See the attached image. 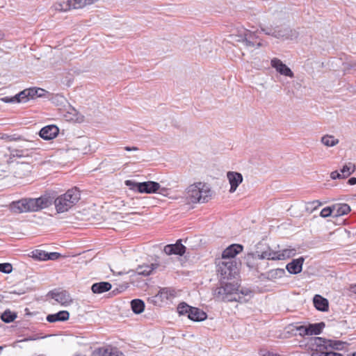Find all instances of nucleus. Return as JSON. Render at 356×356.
Wrapping results in <instances>:
<instances>
[{
  "label": "nucleus",
  "instance_id": "1",
  "mask_svg": "<svg viewBox=\"0 0 356 356\" xmlns=\"http://www.w3.org/2000/svg\"><path fill=\"white\" fill-rule=\"evenodd\" d=\"M251 293L248 289L239 290L236 284L221 283L220 286L215 289L214 296L222 301L244 302L247 301L245 296L250 295Z\"/></svg>",
  "mask_w": 356,
  "mask_h": 356
},
{
  "label": "nucleus",
  "instance_id": "2",
  "mask_svg": "<svg viewBox=\"0 0 356 356\" xmlns=\"http://www.w3.org/2000/svg\"><path fill=\"white\" fill-rule=\"evenodd\" d=\"M186 198L191 203L207 202L211 196L209 186L204 182H196L186 188Z\"/></svg>",
  "mask_w": 356,
  "mask_h": 356
},
{
  "label": "nucleus",
  "instance_id": "3",
  "mask_svg": "<svg viewBox=\"0 0 356 356\" xmlns=\"http://www.w3.org/2000/svg\"><path fill=\"white\" fill-rule=\"evenodd\" d=\"M81 197V192L78 188L74 187L67 192L58 196L54 200V204L58 213L67 211L76 204Z\"/></svg>",
  "mask_w": 356,
  "mask_h": 356
},
{
  "label": "nucleus",
  "instance_id": "4",
  "mask_svg": "<svg viewBox=\"0 0 356 356\" xmlns=\"http://www.w3.org/2000/svg\"><path fill=\"white\" fill-rule=\"evenodd\" d=\"M216 264L217 271L220 275L221 279H232L238 273L236 260H225L219 258L216 259Z\"/></svg>",
  "mask_w": 356,
  "mask_h": 356
},
{
  "label": "nucleus",
  "instance_id": "5",
  "mask_svg": "<svg viewBox=\"0 0 356 356\" xmlns=\"http://www.w3.org/2000/svg\"><path fill=\"white\" fill-rule=\"evenodd\" d=\"M124 184L130 190L140 193H155L161 188L160 184L153 181L136 182L132 180H126Z\"/></svg>",
  "mask_w": 356,
  "mask_h": 356
},
{
  "label": "nucleus",
  "instance_id": "6",
  "mask_svg": "<svg viewBox=\"0 0 356 356\" xmlns=\"http://www.w3.org/2000/svg\"><path fill=\"white\" fill-rule=\"evenodd\" d=\"M257 31H251L244 28H241L237 31V34L232 35L234 40L243 43L246 47H259L261 43L257 41Z\"/></svg>",
  "mask_w": 356,
  "mask_h": 356
},
{
  "label": "nucleus",
  "instance_id": "7",
  "mask_svg": "<svg viewBox=\"0 0 356 356\" xmlns=\"http://www.w3.org/2000/svg\"><path fill=\"white\" fill-rule=\"evenodd\" d=\"M261 31L266 35H271L276 38H292V30L286 26H266L263 24H259Z\"/></svg>",
  "mask_w": 356,
  "mask_h": 356
},
{
  "label": "nucleus",
  "instance_id": "8",
  "mask_svg": "<svg viewBox=\"0 0 356 356\" xmlns=\"http://www.w3.org/2000/svg\"><path fill=\"white\" fill-rule=\"evenodd\" d=\"M10 209L12 211L17 213L33 212L30 198L22 199L16 202H13L10 204Z\"/></svg>",
  "mask_w": 356,
  "mask_h": 356
},
{
  "label": "nucleus",
  "instance_id": "9",
  "mask_svg": "<svg viewBox=\"0 0 356 356\" xmlns=\"http://www.w3.org/2000/svg\"><path fill=\"white\" fill-rule=\"evenodd\" d=\"M270 65L281 75L289 76L290 78H293L294 76V74L291 70L277 58H273L271 59Z\"/></svg>",
  "mask_w": 356,
  "mask_h": 356
},
{
  "label": "nucleus",
  "instance_id": "10",
  "mask_svg": "<svg viewBox=\"0 0 356 356\" xmlns=\"http://www.w3.org/2000/svg\"><path fill=\"white\" fill-rule=\"evenodd\" d=\"M32 211H37L47 208L51 204L52 200L48 196H41L38 198H30Z\"/></svg>",
  "mask_w": 356,
  "mask_h": 356
},
{
  "label": "nucleus",
  "instance_id": "11",
  "mask_svg": "<svg viewBox=\"0 0 356 356\" xmlns=\"http://www.w3.org/2000/svg\"><path fill=\"white\" fill-rule=\"evenodd\" d=\"M243 247L239 244H232L227 247L222 253L220 259L225 260H236L235 257L242 252Z\"/></svg>",
  "mask_w": 356,
  "mask_h": 356
},
{
  "label": "nucleus",
  "instance_id": "12",
  "mask_svg": "<svg viewBox=\"0 0 356 356\" xmlns=\"http://www.w3.org/2000/svg\"><path fill=\"white\" fill-rule=\"evenodd\" d=\"M227 177L230 184L229 192L234 193L238 186L242 183L243 176L239 172L230 171L227 172Z\"/></svg>",
  "mask_w": 356,
  "mask_h": 356
},
{
  "label": "nucleus",
  "instance_id": "13",
  "mask_svg": "<svg viewBox=\"0 0 356 356\" xmlns=\"http://www.w3.org/2000/svg\"><path fill=\"white\" fill-rule=\"evenodd\" d=\"M186 251V247L181 243V240L175 244L167 245L164 247V252L166 254H177L182 256Z\"/></svg>",
  "mask_w": 356,
  "mask_h": 356
},
{
  "label": "nucleus",
  "instance_id": "14",
  "mask_svg": "<svg viewBox=\"0 0 356 356\" xmlns=\"http://www.w3.org/2000/svg\"><path fill=\"white\" fill-rule=\"evenodd\" d=\"M28 89H25L13 97H4L1 99L6 103H25L29 100Z\"/></svg>",
  "mask_w": 356,
  "mask_h": 356
},
{
  "label": "nucleus",
  "instance_id": "15",
  "mask_svg": "<svg viewBox=\"0 0 356 356\" xmlns=\"http://www.w3.org/2000/svg\"><path fill=\"white\" fill-rule=\"evenodd\" d=\"M59 132L58 128L56 125H48L40 131V136L44 140H51L54 138Z\"/></svg>",
  "mask_w": 356,
  "mask_h": 356
},
{
  "label": "nucleus",
  "instance_id": "16",
  "mask_svg": "<svg viewBox=\"0 0 356 356\" xmlns=\"http://www.w3.org/2000/svg\"><path fill=\"white\" fill-rule=\"evenodd\" d=\"M51 298L64 306L70 305L72 301L69 293L66 291L52 292Z\"/></svg>",
  "mask_w": 356,
  "mask_h": 356
},
{
  "label": "nucleus",
  "instance_id": "17",
  "mask_svg": "<svg viewBox=\"0 0 356 356\" xmlns=\"http://www.w3.org/2000/svg\"><path fill=\"white\" fill-rule=\"evenodd\" d=\"M33 149H35V147H33V143H29V145L24 149H14L11 150L10 154L13 157H28L31 156V150H33Z\"/></svg>",
  "mask_w": 356,
  "mask_h": 356
},
{
  "label": "nucleus",
  "instance_id": "18",
  "mask_svg": "<svg viewBox=\"0 0 356 356\" xmlns=\"http://www.w3.org/2000/svg\"><path fill=\"white\" fill-rule=\"evenodd\" d=\"M70 318V313L67 311H60L56 314L47 315L46 319L49 323H56L58 321H65Z\"/></svg>",
  "mask_w": 356,
  "mask_h": 356
},
{
  "label": "nucleus",
  "instance_id": "19",
  "mask_svg": "<svg viewBox=\"0 0 356 356\" xmlns=\"http://www.w3.org/2000/svg\"><path fill=\"white\" fill-rule=\"evenodd\" d=\"M304 259L300 257L293 259L286 265V269L291 274H298L302 271Z\"/></svg>",
  "mask_w": 356,
  "mask_h": 356
},
{
  "label": "nucleus",
  "instance_id": "20",
  "mask_svg": "<svg viewBox=\"0 0 356 356\" xmlns=\"http://www.w3.org/2000/svg\"><path fill=\"white\" fill-rule=\"evenodd\" d=\"M280 251H274L270 248L261 254L257 252V257L260 259L280 260Z\"/></svg>",
  "mask_w": 356,
  "mask_h": 356
},
{
  "label": "nucleus",
  "instance_id": "21",
  "mask_svg": "<svg viewBox=\"0 0 356 356\" xmlns=\"http://www.w3.org/2000/svg\"><path fill=\"white\" fill-rule=\"evenodd\" d=\"M314 305L318 311L326 312L328 310V301L320 295H315L313 299Z\"/></svg>",
  "mask_w": 356,
  "mask_h": 356
},
{
  "label": "nucleus",
  "instance_id": "22",
  "mask_svg": "<svg viewBox=\"0 0 356 356\" xmlns=\"http://www.w3.org/2000/svg\"><path fill=\"white\" fill-rule=\"evenodd\" d=\"M159 264L157 263H154L151 264H143L139 266L136 270L138 275H149L153 273V271L159 267Z\"/></svg>",
  "mask_w": 356,
  "mask_h": 356
},
{
  "label": "nucleus",
  "instance_id": "23",
  "mask_svg": "<svg viewBox=\"0 0 356 356\" xmlns=\"http://www.w3.org/2000/svg\"><path fill=\"white\" fill-rule=\"evenodd\" d=\"M188 317L193 321H202L207 318V315L200 309L197 307H192Z\"/></svg>",
  "mask_w": 356,
  "mask_h": 356
},
{
  "label": "nucleus",
  "instance_id": "24",
  "mask_svg": "<svg viewBox=\"0 0 356 356\" xmlns=\"http://www.w3.org/2000/svg\"><path fill=\"white\" fill-rule=\"evenodd\" d=\"M111 289V284L108 282L95 283L91 286L92 291L98 294L108 291Z\"/></svg>",
  "mask_w": 356,
  "mask_h": 356
},
{
  "label": "nucleus",
  "instance_id": "25",
  "mask_svg": "<svg viewBox=\"0 0 356 356\" xmlns=\"http://www.w3.org/2000/svg\"><path fill=\"white\" fill-rule=\"evenodd\" d=\"M158 296L161 298V300H168L176 296V291L172 288H162L159 290Z\"/></svg>",
  "mask_w": 356,
  "mask_h": 356
},
{
  "label": "nucleus",
  "instance_id": "26",
  "mask_svg": "<svg viewBox=\"0 0 356 356\" xmlns=\"http://www.w3.org/2000/svg\"><path fill=\"white\" fill-rule=\"evenodd\" d=\"M325 327V323H314V324H309L307 325V330H308V336L309 335H318L321 334L322 332V330Z\"/></svg>",
  "mask_w": 356,
  "mask_h": 356
},
{
  "label": "nucleus",
  "instance_id": "27",
  "mask_svg": "<svg viewBox=\"0 0 356 356\" xmlns=\"http://www.w3.org/2000/svg\"><path fill=\"white\" fill-rule=\"evenodd\" d=\"M131 306L132 311L135 314H140L144 311L145 309V303L143 300L140 299H134L131 302Z\"/></svg>",
  "mask_w": 356,
  "mask_h": 356
},
{
  "label": "nucleus",
  "instance_id": "28",
  "mask_svg": "<svg viewBox=\"0 0 356 356\" xmlns=\"http://www.w3.org/2000/svg\"><path fill=\"white\" fill-rule=\"evenodd\" d=\"M28 95L29 97V99H34L35 97H41L44 96L47 91L42 88H28Z\"/></svg>",
  "mask_w": 356,
  "mask_h": 356
},
{
  "label": "nucleus",
  "instance_id": "29",
  "mask_svg": "<svg viewBox=\"0 0 356 356\" xmlns=\"http://www.w3.org/2000/svg\"><path fill=\"white\" fill-rule=\"evenodd\" d=\"M355 170V166L352 163H348L343 165L341 169L340 173L341 174L342 178H346L353 174Z\"/></svg>",
  "mask_w": 356,
  "mask_h": 356
},
{
  "label": "nucleus",
  "instance_id": "30",
  "mask_svg": "<svg viewBox=\"0 0 356 356\" xmlns=\"http://www.w3.org/2000/svg\"><path fill=\"white\" fill-rule=\"evenodd\" d=\"M321 143L327 147H333L339 143V140L331 135H325L321 138Z\"/></svg>",
  "mask_w": 356,
  "mask_h": 356
},
{
  "label": "nucleus",
  "instance_id": "31",
  "mask_svg": "<svg viewBox=\"0 0 356 356\" xmlns=\"http://www.w3.org/2000/svg\"><path fill=\"white\" fill-rule=\"evenodd\" d=\"M102 356H124V354L117 348H107L99 350Z\"/></svg>",
  "mask_w": 356,
  "mask_h": 356
},
{
  "label": "nucleus",
  "instance_id": "32",
  "mask_svg": "<svg viewBox=\"0 0 356 356\" xmlns=\"http://www.w3.org/2000/svg\"><path fill=\"white\" fill-rule=\"evenodd\" d=\"M336 210V216H343L348 214L350 211V207L347 204H338L334 207Z\"/></svg>",
  "mask_w": 356,
  "mask_h": 356
},
{
  "label": "nucleus",
  "instance_id": "33",
  "mask_svg": "<svg viewBox=\"0 0 356 356\" xmlns=\"http://www.w3.org/2000/svg\"><path fill=\"white\" fill-rule=\"evenodd\" d=\"M296 253V250L295 249H290V248H286V249H284L281 251H280V260H284V259H289L291 257H293Z\"/></svg>",
  "mask_w": 356,
  "mask_h": 356
},
{
  "label": "nucleus",
  "instance_id": "34",
  "mask_svg": "<svg viewBox=\"0 0 356 356\" xmlns=\"http://www.w3.org/2000/svg\"><path fill=\"white\" fill-rule=\"evenodd\" d=\"M16 318V314L9 310L5 311L1 315V320L5 323L13 322Z\"/></svg>",
  "mask_w": 356,
  "mask_h": 356
},
{
  "label": "nucleus",
  "instance_id": "35",
  "mask_svg": "<svg viewBox=\"0 0 356 356\" xmlns=\"http://www.w3.org/2000/svg\"><path fill=\"white\" fill-rule=\"evenodd\" d=\"M47 253L44 250H35L32 252V257L38 260L47 261Z\"/></svg>",
  "mask_w": 356,
  "mask_h": 356
},
{
  "label": "nucleus",
  "instance_id": "36",
  "mask_svg": "<svg viewBox=\"0 0 356 356\" xmlns=\"http://www.w3.org/2000/svg\"><path fill=\"white\" fill-rule=\"evenodd\" d=\"M321 205V202L318 200H314L312 202H307L306 204L305 209L309 213H312L315 211L318 207Z\"/></svg>",
  "mask_w": 356,
  "mask_h": 356
},
{
  "label": "nucleus",
  "instance_id": "37",
  "mask_svg": "<svg viewBox=\"0 0 356 356\" xmlns=\"http://www.w3.org/2000/svg\"><path fill=\"white\" fill-rule=\"evenodd\" d=\"M192 307L185 302H181L177 307V311L179 314L188 315Z\"/></svg>",
  "mask_w": 356,
  "mask_h": 356
},
{
  "label": "nucleus",
  "instance_id": "38",
  "mask_svg": "<svg viewBox=\"0 0 356 356\" xmlns=\"http://www.w3.org/2000/svg\"><path fill=\"white\" fill-rule=\"evenodd\" d=\"M13 270V266L9 263L0 264V272L10 273Z\"/></svg>",
  "mask_w": 356,
  "mask_h": 356
},
{
  "label": "nucleus",
  "instance_id": "39",
  "mask_svg": "<svg viewBox=\"0 0 356 356\" xmlns=\"http://www.w3.org/2000/svg\"><path fill=\"white\" fill-rule=\"evenodd\" d=\"M325 346H330L332 348L337 349V350L340 349V347L342 346V343L339 341H332L331 340H328L327 341H325Z\"/></svg>",
  "mask_w": 356,
  "mask_h": 356
},
{
  "label": "nucleus",
  "instance_id": "40",
  "mask_svg": "<svg viewBox=\"0 0 356 356\" xmlns=\"http://www.w3.org/2000/svg\"><path fill=\"white\" fill-rule=\"evenodd\" d=\"M296 330L298 332L299 335L304 337L308 336V330L307 326L306 325H299L296 327Z\"/></svg>",
  "mask_w": 356,
  "mask_h": 356
},
{
  "label": "nucleus",
  "instance_id": "41",
  "mask_svg": "<svg viewBox=\"0 0 356 356\" xmlns=\"http://www.w3.org/2000/svg\"><path fill=\"white\" fill-rule=\"evenodd\" d=\"M332 212V210L330 207H325L321 210L320 215L323 218H327L331 216Z\"/></svg>",
  "mask_w": 356,
  "mask_h": 356
},
{
  "label": "nucleus",
  "instance_id": "42",
  "mask_svg": "<svg viewBox=\"0 0 356 356\" xmlns=\"http://www.w3.org/2000/svg\"><path fill=\"white\" fill-rule=\"evenodd\" d=\"M60 257V254L58 252H50L47 253V260H56Z\"/></svg>",
  "mask_w": 356,
  "mask_h": 356
},
{
  "label": "nucleus",
  "instance_id": "43",
  "mask_svg": "<svg viewBox=\"0 0 356 356\" xmlns=\"http://www.w3.org/2000/svg\"><path fill=\"white\" fill-rule=\"evenodd\" d=\"M330 177L332 179H341L342 178L341 174L340 172H339L338 171H333V172H332L331 174H330Z\"/></svg>",
  "mask_w": 356,
  "mask_h": 356
},
{
  "label": "nucleus",
  "instance_id": "44",
  "mask_svg": "<svg viewBox=\"0 0 356 356\" xmlns=\"http://www.w3.org/2000/svg\"><path fill=\"white\" fill-rule=\"evenodd\" d=\"M260 356H280L277 354L270 353L266 350H261L259 353Z\"/></svg>",
  "mask_w": 356,
  "mask_h": 356
},
{
  "label": "nucleus",
  "instance_id": "45",
  "mask_svg": "<svg viewBox=\"0 0 356 356\" xmlns=\"http://www.w3.org/2000/svg\"><path fill=\"white\" fill-rule=\"evenodd\" d=\"M325 356H343L342 355L334 352H327Z\"/></svg>",
  "mask_w": 356,
  "mask_h": 356
},
{
  "label": "nucleus",
  "instance_id": "46",
  "mask_svg": "<svg viewBox=\"0 0 356 356\" xmlns=\"http://www.w3.org/2000/svg\"><path fill=\"white\" fill-rule=\"evenodd\" d=\"M348 184L355 185L356 184V177H351L348 181Z\"/></svg>",
  "mask_w": 356,
  "mask_h": 356
},
{
  "label": "nucleus",
  "instance_id": "47",
  "mask_svg": "<svg viewBox=\"0 0 356 356\" xmlns=\"http://www.w3.org/2000/svg\"><path fill=\"white\" fill-rule=\"evenodd\" d=\"M124 149L127 150V151H137L138 149V147H125Z\"/></svg>",
  "mask_w": 356,
  "mask_h": 356
},
{
  "label": "nucleus",
  "instance_id": "48",
  "mask_svg": "<svg viewBox=\"0 0 356 356\" xmlns=\"http://www.w3.org/2000/svg\"><path fill=\"white\" fill-rule=\"evenodd\" d=\"M166 189L163 188H161V191L159 192L160 194H162L163 191H165Z\"/></svg>",
  "mask_w": 356,
  "mask_h": 356
},
{
  "label": "nucleus",
  "instance_id": "49",
  "mask_svg": "<svg viewBox=\"0 0 356 356\" xmlns=\"http://www.w3.org/2000/svg\"><path fill=\"white\" fill-rule=\"evenodd\" d=\"M3 38V34L0 32V40Z\"/></svg>",
  "mask_w": 356,
  "mask_h": 356
},
{
  "label": "nucleus",
  "instance_id": "50",
  "mask_svg": "<svg viewBox=\"0 0 356 356\" xmlns=\"http://www.w3.org/2000/svg\"><path fill=\"white\" fill-rule=\"evenodd\" d=\"M353 291H354L355 292H356V285H355V286H353Z\"/></svg>",
  "mask_w": 356,
  "mask_h": 356
},
{
  "label": "nucleus",
  "instance_id": "51",
  "mask_svg": "<svg viewBox=\"0 0 356 356\" xmlns=\"http://www.w3.org/2000/svg\"><path fill=\"white\" fill-rule=\"evenodd\" d=\"M2 350H3V347L0 346V353H1Z\"/></svg>",
  "mask_w": 356,
  "mask_h": 356
},
{
  "label": "nucleus",
  "instance_id": "52",
  "mask_svg": "<svg viewBox=\"0 0 356 356\" xmlns=\"http://www.w3.org/2000/svg\"><path fill=\"white\" fill-rule=\"evenodd\" d=\"M316 339H318V340H321V338H320V337H317V338H316Z\"/></svg>",
  "mask_w": 356,
  "mask_h": 356
},
{
  "label": "nucleus",
  "instance_id": "53",
  "mask_svg": "<svg viewBox=\"0 0 356 356\" xmlns=\"http://www.w3.org/2000/svg\"><path fill=\"white\" fill-rule=\"evenodd\" d=\"M353 356H356V353H355L353 355Z\"/></svg>",
  "mask_w": 356,
  "mask_h": 356
}]
</instances>
